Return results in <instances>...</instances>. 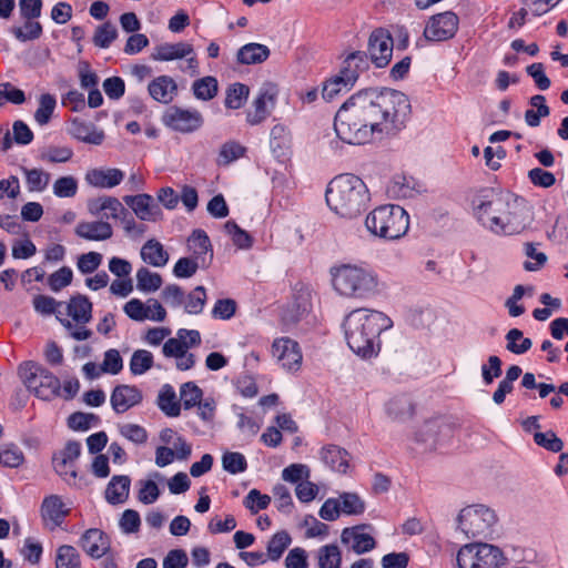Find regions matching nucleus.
Returning <instances> with one entry per match:
<instances>
[{
    "mask_svg": "<svg viewBox=\"0 0 568 568\" xmlns=\"http://www.w3.org/2000/svg\"><path fill=\"white\" fill-rule=\"evenodd\" d=\"M407 97L396 90L354 93L336 113L334 129L345 143L359 145L399 131L409 113Z\"/></svg>",
    "mask_w": 568,
    "mask_h": 568,
    "instance_id": "1",
    "label": "nucleus"
},
{
    "mask_svg": "<svg viewBox=\"0 0 568 568\" xmlns=\"http://www.w3.org/2000/svg\"><path fill=\"white\" fill-rule=\"evenodd\" d=\"M393 326L390 317L382 311L358 307L351 311L343 322L345 339L354 354L371 359L382 349V334Z\"/></svg>",
    "mask_w": 568,
    "mask_h": 568,
    "instance_id": "2",
    "label": "nucleus"
},
{
    "mask_svg": "<svg viewBox=\"0 0 568 568\" xmlns=\"http://www.w3.org/2000/svg\"><path fill=\"white\" fill-rule=\"evenodd\" d=\"M474 211L480 224L496 234L519 233L531 219L526 203L509 193L485 196Z\"/></svg>",
    "mask_w": 568,
    "mask_h": 568,
    "instance_id": "3",
    "label": "nucleus"
},
{
    "mask_svg": "<svg viewBox=\"0 0 568 568\" xmlns=\"http://www.w3.org/2000/svg\"><path fill=\"white\" fill-rule=\"evenodd\" d=\"M328 273L332 290L342 300L369 301L382 297L387 291L379 274L363 263H337Z\"/></svg>",
    "mask_w": 568,
    "mask_h": 568,
    "instance_id": "4",
    "label": "nucleus"
},
{
    "mask_svg": "<svg viewBox=\"0 0 568 568\" xmlns=\"http://www.w3.org/2000/svg\"><path fill=\"white\" fill-rule=\"evenodd\" d=\"M366 184L353 174L334 178L326 189V203L332 212L342 219L357 217L369 202Z\"/></svg>",
    "mask_w": 568,
    "mask_h": 568,
    "instance_id": "5",
    "label": "nucleus"
},
{
    "mask_svg": "<svg viewBox=\"0 0 568 568\" xmlns=\"http://www.w3.org/2000/svg\"><path fill=\"white\" fill-rule=\"evenodd\" d=\"M367 231L379 239L394 241L409 229V215L399 205L385 204L371 211L365 219Z\"/></svg>",
    "mask_w": 568,
    "mask_h": 568,
    "instance_id": "6",
    "label": "nucleus"
},
{
    "mask_svg": "<svg viewBox=\"0 0 568 568\" xmlns=\"http://www.w3.org/2000/svg\"><path fill=\"white\" fill-rule=\"evenodd\" d=\"M21 383L38 398L51 400L60 395L61 384L58 377L33 361L18 366Z\"/></svg>",
    "mask_w": 568,
    "mask_h": 568,
    "instance_id": "7",
    "label": "nucleus"
},
{
    "mask_svg": "<svg viewBox=\"0 0 568 568\" xmlns=\"http://www.w3.org/2000/svg\"><path fill=\"white\" fill-rule=\"evenodd\" d=\"M497 523L495 510L483 504L468 505L457 516L458 529L468 538L490 536Z\"/></svg>",
    "mask_w": 568,
    "mask_h": 568,
    "instance_id": "8",
    "label": "nucleus"
},
{
    "mask_svg": "<svg viewBox=\"0 0 568 568\" xmlns=\"http://www.w3.org/2000/svg\"><path fill=\"white\" fill-rule=\"evenodd\" d=\"M458 568H501L506 558L503 550L488 542H469L456 556Z\"/></svg>",
    "mask_w": 568,
    "mask_h": 568,
    "instance_id": "9",
    "label": "nucleus"
},
{
    "mask_svg": "<svg viewBox=\"0 0 568 568\" xmlns=\"http://www.w3.org/2000/svg\"><path fill=\"white\" fill-rule=\"evenodd\" d=\"M151 59L160 62H170L174 60L185 59L186 64L182 70L191 77L199 74V61L194 51V47L185 41L175 43H162L156 45L151 53Z\"/></svg>",
    "mask_w": 568,
    "mask_h": 568,
    "instance_id": "10",
    "label": "nucleus"
},
{
    "mask_svg": "<svg viewBox=\"0 0 568 568\" xmlns=\"http://www.w3.org/2000/svg\"><path fill=\"white\" fill-rule=\"evenodd\" d=\"M365 501L355 493H342L336 498H328L322 505L318 515L327 521L336 520L342 514L358 516L365 511Z\"/></svg>",
    "mask_w": 568,
    "mask_h": 568,
    "instance_id": "11",
    "label": "nucleus"
},
{
    "mask_svg": "<svg viewBox=\"0 0 568 568\" xmlns=\"http://www.w3.org/2000/svg\"><path fill=\"white\" fill-rule=\"evenodd\" d=\"M459 19L450 11L433 16L424 29V37L428 41H446L452 39L458 30Z\"/></svg>",
    "mask_w": 568,
    "mask_h": 568,
    "instance_id": "12",
    "label": "nucleus"
},
{
    "mask_svg": "<svg viewBox=\"0 0 568 568\" xmlns=\"http://www.w3.org/2000/svg\"><path fill=\"white\" fill-rule=\"evenodd\" d=\"M272 355L287 372H297L302 366L303 355L300 345L290 337L276 338L272 344Z\"/></svg>",
    "mask_w": 568,
    "mask_h": 568,
    "instance_id": "13",
    "label": "nucleus"
},
{
    "mask_svg": "<svg viewBox=\"0 0 568 568\" xmlns=\"http://www.w3.org/2000/svg\"><path fill=\"white\" fill-rule=\"evenodd\" d=\"M449 433V428L439 419L426 420L418 427L414 440L423 450L433 452L442 445Z\"/></svg>",
    "mask_w": 568,
    "mask_h": 568,
    "instance_id": "14",
    "label": "nucleus"
},
{
    "mask_svg": "<svg viewBox=\"0 0 568 568\" xmlns=\"http://www.w3.org/2000/svg\"><path fill=\"white\" fill-rule=\"evenodd\" d=\"M393 45V39L387 31L382 29L373 31L367 43V53L371 61L377 68L386 67L392 60Z\"/></svg>",
    "mask_w": 568,
    "mask_h": 568,
    "instance_id": "15",
    "label": "nucleus"
},
{
    "mask_svg": "<svg viewBox=\"0 0 568 568\" xmlns=\"http://www.w3.org/2000/svg\"><path fill=\"white\" fill-rule=\"evenodd\" d=\"M163 121L172 130L190 133L202 126L203 116L197 110L173 108L164 114Z\"/></svg>",
    "mask_w": 568,
    "mask_h": 568,
    "instance_id": "16",
    "label": "nucleus"
},
{
    "mask_svg": "<svg viewBox=\"0 0 568 568\" xmlns=\"http://www.w3.org/2000/svg\"><path fill=\"white\" fill-rule=\"evenodd\" d=\"M201 343L200 333L195 329H179L175 337L166 339L162 347L165 357L176 358Z\"/></svg>",
    "mask_w": 568,
    "mask_h": 568,
    "instance_id": "17",
    "label": "nucleus"
},
{
    "mask_svg": "<svg viewBox=\"0 0 568 568\" xmlns=\"http://www.w3.org/2000/svg\"><path fill=\"white\" fill-rule=\"evenodd\" d=\"M384 413L387 418L395 423H404L415 414V406L412 398L405 394H396L388 397L384 403Z\"/></svg>",
    "mask_w": 568,
    "mask_h": 568,
    "instance_id": "18",
    "label": "nucleus"
},
{
    "mask_svg": "<svg viewBox=\"0 0 568 568\" xmlns=\"http://www.w3.org/2000/svg\"><path fill=\"white\" fill-rule=\"evenodd\" d=\"M123 201L142 221L155 222L161 219V211L149 194L126 195Z\"/></svg>",
    "mask_w": 568,
    "mask_h": 568,
    "instance_id": "19",
    "label": "nucleus"
},
{
    "mask_svg": "<svg viewBox=\"0 0 568 568\" xmlns=\"http://www.w3.org/2000/svg\"><path fill=\"white\" fill-rule=\"evenodd\" d=\"M364 529V525L355 526L343 529L341 534V541L357 555L367 552L375 547L374 538Z\"/></svg>",
    "mask_w": 568,
    "mask_h": 568,
    "instance_id": "20",
    "label": "nucleus"
},
{
    "mask_svg": "<svg viewBox=\"0 0 568 568\" xmlns=\"http://www.w3.org/2000/svg\"><path fill=\"white\" fill-rule=\"evenodd\" d=\"M124 179V173L115 168H95L85 173V182L99 189H111L119 185Z\"/></svg>",
    "mask_w": 568,
    "mask_h": 568,
    "instance_id": "21",
    "label": "nucleus"
},
{
    "mask_svg": "<svg viewBox=\"0 0 568 568\" xmlns=\"http://www.w3.org/2000/svg\"><path fill=\"white\" fill-rule=\"evenodd\" d=\"M148 92L154 101L168 104L178 95V84L170 75H159L149 83Z\"/></svg>",
    "mask_w": 568,
    "mask_h": 568,
    "instance_id": "22",
    "label": "nucleus"
},
{
    "mask_svg": "<svg viewBox=\"0 0 568 568\" xmlns=\"http://www.w3.org/2000/svg\"><path fill=\"white\" fill-rule=\"evenodd\" d=\"M80 546L94 559L103 557L110 550L108 537L99 529H88L80 539Z\"/></svg>",
    "mask_w": 568,
    "mask_h": 568,
    "instance_id": "23",
    "label": "nucleus"
},
{
    "mask_svg": "<svg viewBox=\"0 0 568 568\" xmlns=\"http://www.w3.org/2000/svg\"><path fill=\"white\" fill-rule=\"evenodd\" d=\"M142 400L141 392L129 385L116 386L111 395V405L116 413H124Z\"/></svg>",
    "mask_w": 568,
    "mask_h": 568,
    "instance_id": "24",
    "label": "nucleus"
},
{
    "mask_svg": "<svg viewBox=\"0 0 568 568\" xmlns=\"http://www.w3.org/2000/svg\"><path fill=\"white\" fill-rule=\"evenodd\" d=\"M74 232L87 241H105L113 234L112 226L104 221H82L77 224Z\"/></svg>",
    "mask_w": 568,
    "mask_h": 568,
    "instance_id": "25",
    "label": "nucleus"
},
{
    "mask_svg": "<svg viewBox=\"0 0 568 568\" xmlns=\"http://www.w3.org/2000/svg\"><path fill=\"white\" fill-rule=\"evenodd\" d=\"M189 251L193 257L201 261L202 267H207L212 260L211 242L205 232L196 230L187 240Z\"/></svg>",
    "mask_w": 568,
    "mask_h": 568,
    "instance_id": "26",
    "label": "nucleus"
},
{
    "mask_svg": "<svg viewBox=\"0 0 568 568\" xmlns=\"http://www.w3.org/2000/svg\"><path fill=\"white\" fill-rule=\"evenodd\" d=\"M270 54L271 51L267 45L250 42L237 50L236 62L243 65L261 64L268 59Z\"/></svg>",
    "mask_w": 568,
    "mask_h": 568,
    "instance_id": "27",
    "label": "nucleus"
},
{
    "mask_svg": "<svg viewBox=\"0 0 568 568\" xmlns=\"http://www.w3.org/2000/svg\"><path fill=\"white\" fill-rule=\"evenodd\" d=\"M88 210L92 215L105 219H119L123 211L121 202L113 196H101L89 201Z\"/></svg>",
    "mask_w": 568,
    "mask_h": 568,
    "instance_id": "28",
    "label": "nucleus"
},
{
    "mask_svg": "<svg viewBox=\"0 0 568 568\" xmlns=\"http://www.w3.org/2000/svg\"><path fill=\"white\" fill-rule=\"evenodd\" d=\"M67 312L77 324H87L92 317V303L84 295L73 296L67 304Z\"/></svg>",
    "mask_w": 568,
    "mask_h": 568,
    "instance_id": "29",
    "label": "nucleus"
},
{
    "mask_svg": "<svg viewBox=\"0 0 568 568\" xmlns=\"http://www.w3.org/2000/svg\"><path fill=\"white\" fill-rule=\"evenodd\" d=\"M141 258L154 267H163L169 261V253L156 240H149L140 252Z\"/></svg>",
    "mask_w": 568,
    "mask_h": 568,
    "instance_id": "30",
    "label": "nucleus"
},
{
    "mask_svg": "<svg viewBox=\"0 0 568 568\" xmlns=\"http://www.w3.org/2000/svg\"><path fill=\"white\" fill-rule=\"evenodd\" d=\"M322 460L334 471L345 474L348 468V455L341 447L329 445L321 450Z\"/></svg>",
    "mask_w": 568,
    "mask_h": 568,
    "instance_id": "31",
    "label": "nucleus"
},
{
    "mask_svg": "<svg viewBox=\"0 0 568 568\" xmlns=\"http://www.w3.org/2000/svg\"><path fill=\"white\" fill-rule=\"evenodd\" d=\"M131 480L128 476H114L105 489V498L111 504H122L129 497Z\"/></svg>",
    "mask_w": 568,
    "mask_h": 568,
    "instance_id": "32",
    "label": "nucleus"
},
{
    "mask_svg": "<svg viewBox=\"0 0 568 568\" xmlns=\"http://www.w3.org/2000/svg\"><path fill=\"white\" fill-rule=\"evenodd\" d=\"M69 513V508L62 499L52 495L47 497L42 503V517L53 524H59Z\"/></svg>",
    "mask_w": 568,
    "mask_h": 568,
    "instance_id": "33",
    "label": "nucleus"
},
{
    "mask_svg": "<svg viewBox=\"0 0 568 568\" xmlns=\"http://www.w3.org/2000/svg\"><path fill=\"white\" fill-rule=\"evenodd\" d=\"M72 134L78 140L94 145H100L104 140V133L102 130L97 129L91 123L82 121H73Z\"/></svg>",
    "mask_w": 568,
    "mask_h": 568,
    "instance_id": "34",
    "label": "nucleus"
},
{
    "mask_svg": "<svg viewBox=\"0 0 568 568\" xmlns=\"http://www.w3.org/2000/svg\"><path fill=\"white\" fill-rule=\"evenodd\" d=\"M354 75L341 74L326 81L323 85L322 95L326 101H332L339 93L348 91L354 85Z\"/></svg>",
    "mask_w": 568,
    "mask_h": 568,
    "instance_id": "35",
    "label": "nucleus"
},
{
    "mask_svg": "<svg viewBox=\"0 0 568 568\" xmlns=\"http://www.w3.org/2000/svg\"><path fill=\"white\" fill-rule=\"evenodd\" d=\"M156 480L162 481L163 476L160 473L154 471L150 474L148 479L139 481L138 498L141 503L151 505L158 500L160 496V488Z\"/></svg>",
    "mask_w": 568,
    "mask_h": 568,
    "instance_id": "36",
    "label": "nucleus"
},
{
    "mask_svg": "<svg viewBox=\"0 0 568 568\" xmlns=\"http://www.w3.org/2000/svg\"><path fill=\"white\" fill-rule=\"evenodd\" d=\"M530 109L525 112V122L527 125L535 128L540 124V119L549 115L550 110L546 104V98L540 94H536L530 98Z\"/></svg>",
    "mask_w": 568,
    "mask_h": 568,
    "instance_id": "37",
    "label": "nucleus"
},
{
    "mask_svg": "<svg viewBox=\"0 0 568 568\" xmlns=\"http://www.w3.org/2000/svg\"><path fill=\"white\" fill-rule=\"evenodd\" d=\"M158 405L160 409L171 417H176L181 413V404L176 400L174 389L165 385L159 393Z\"/></svg>",
    "mask_w": 568,
    "mask_h": 568,
    "instance_id": "38",
    "label": "nucleus"
},
{
    "mask_svg": "<svg viewBox=\"0 0 568 568\" xmlns=\"http://www.w3.org/2000/svg\"><path fill=\"white\" fill-rule=\"evenodd\" d=\"M22 24L11 27V33L21 42L38 39L42 33L41 24L33 19H22Z\"/></svg>",
    "mask_w": 568,
    "mask_h": 568,
    "instance_id": "39",
    "label": "nucleus"
},
{
    "mask_svg": "<svg viewBox=\"0 0 568 568\" xmlns=\"http://www.w3.org/2000/svg\"><path fill=\"white\" fill-rule=\"evenodd\" d=\"M217 80L211 75L195 80L192 84L194 97L202 101L212 100L217 94Z\"/></svg>",
    "mask_w": 568,
    "mask_h": 568,
    "instance_id": "40",
    "label": "nucleus"
},
{
    "mask_svg": "<svg viewBox=\"0 0 568 568\" xmlns=\"http://www.w3.org/2000/svg\"><path fill=\"white\" fill-rule=\"evenodd\" d=\"M162 277L159 273L151 272L146 267L136 271V287L144 293H152L162 286Z\"/></svg>",
    "mask_w": 568,
    "mask_h": 568,
    "instance_id": "41",
    "label": "nucleus"
},
{
    "mask_svg": "<svg viewBox=\"0 0 568 568\" xmlns=\"http://www.w3.org/2000/svg\"><path fill=\"white\" fill-rule=\"evenodd\" d=\"M318 568H341L342 554L336 545H325L317 550Z\"/></svg>",
    "mask_w": 568,
    "mask_h": 568,
    "instance_id": "42",
    "label": "nucleus"
},
{
    "mask_svg": "<svg viewBox=\"0 0 568 568\" xmlns=\"http://www.w3.org/2000/svg\"><path fill=\"white\" fill-rule=\"evenodd\" d=\"M250 94V89L243 83L231 84L225 92V106L229 109H240L244 105Z\"/></svg>",
    "mask_w": 568,
    "mask_h": 568,
    "instance_id": "43",
    "label": "nucleus"
},
{
    "mask_svg": "<svg viewBox=\"0 0 568 568\" xmlns=\"http://www.w3.org/2000/svg\"><path fill=\"white\" fill-rule=\"evenodd\" d=\"M81 445L78 442H69L54 459L55 468L60 474H67L69 466L80 456Z\"/></svg>",
    "mask_w": 568,
    "mask_h": 568,
    "instance_id": "44",
    "label": "nucleus"
},
{
    "mask_svg": "<svg viewBox=\"0 0 568 568\" xmlns=\"http://www.w3.org/2000/svg\"><path fill=\"white\" fill-rule=\"evenodd\" d=\"M245 151V146H243L241 143L236 141H227L220 148L217 163L220 165H229L230 163L244 156Z\"/></svg>",
    "mask_w": 568,
    "mask_h": 568,
    "instance_id": "45",
    "label": "nucleus"
},
{
    "mask_svg": "<svg viewBox=\"0 0 568 568\" xmlns=\"http://www.w3.org/2000/svg\"><path fill=\"white\" fill-rule=\"evenodd\" d=\"M368 67L366 54L362 51L352 52L347 55L344 61L342 69L343 74L354 75V82H356L359 72L366 70Z\"/></svg>",
    "mask_w": 568,
    "mask_h": 568,
    "instance_id": "46",
    "label": "nucleus"
},
{
    "mask_svg": "<svg viewBox=\"0 0 568 568\" xmlns=\"http://www.w3.org/2000/svg\"><path fill=\"white\" fill-rule=\"evenodd\" d=\"M524 252L528 258L524 263V268L528 272L539 271L547 262V255L538 250L537 244L525 243Z\"/></svg>",
    "mask_w": 568,
    "mask_h": 568,
    "instance_id": "47",
    "label": "nucleus"
},
{
    "mask_svg": "<svg viewBox=\"0 0 568 568\" xmlns=\"http://www.w3.org/2000/svg\"><path fill=\"white\" fill-rule=\"evenodd\" d=\"M277 95L278 87L272 82H266L261 87L254 102L263 106V110L270 114L276 104Z\"/></svg>",
    "mask_w": 568,
    "mask_h": 568,
    "instance_id": "48",
    "label": "nucleus"
},
{
    "mask_svg": "<svg viewBox=\"0 0 568 568\" xmlns=\"http://www.w3.org/2000/svg\"><path fill=\"white\" fill-rule=\"evenodd\" d=\"M507 345L506 348L514 354H524L532 345L530 338L524 337V334L518 328H511L506 334Z\"/></svg>",
    "mask_w": 568,
    "mask_h": 568,
    "instance_id": "49",
    "label": "nucleus"
},
{
    "mask_svg": "<svg viewBox=\"0 0 568 568\" xmlns=\"http://www.w3.org/2000/svg\"><path fill=\"white\" fill-rule=\"evenodd\" d=\"M28 190L31 192H42L50 182V174L40 169H24Z\"/></svg>",
    "mask_w": 568,
    "mask_h": 568,
    "instance_id": "50",
    "label": "nucleus"
},
{
    "mask_svg": "<svg viewBox=\"0 0 568 568\" xmlns=\"http://www.w3.org/2000/svg\"><path fill=\"white\" fill-rule=\"evenodd\" d=\"M57 101L52 94L44 93L39 98V106L34 113V120L40 125L47 124L55 109Z\"/></svg>",
    "mask_w": 568,
    "mask_h": 568,
    "instance_id": "51",
    "label": "nucleus"
},
{
    "mask_svg": "<svg viewBox=\"0 0 568 568\" xmlns=\"http://www.w3.org/2000/svg\"><path fill=\"white\" fill-rule=\"evenodd\" d=\"M80 556L75 548L69 545L59 547L57 551L55 568H80Z\"/></svg>",
    "mask_w": 568,
    "mask_h": 568,
    "instance_id": "52",
    "label": "nucleus"
},
{
    "mask_svg": "<svg viewBox=\"0 0 568 568\" xmlns=\"http://www.w3.org/2000/svg\"><path fill=\"white\" fill-rule=\"evenodd\" d=\"M24 462L21 449L13 444L0 446V465L4 467H19Z\"/></svg>",
    "mask_w": 568,
    "mask_h": 568,
    "instance_id": "53",
    "label": "nucleus"
},
{
    "mask_svg": "<svg viewBox=\"0 0 568 568\" xmlns=\"http://www.w3.org/2000/svg\"><path fill=\"white\" fill-rule=\"evenodd\" d=\"M202 395V389L193 382L184 383L180 388V400L185 409L200 404Z\"/></svg>",
    "mask_w": 568,
    "mask_h": 568,
    "instance_id": "54",
    "label": "nucleus"
},
{
    "mask_svg": "<svg viewBox=\"0 0 568 568\" xmlns=\"http://www.w3.org/2000/svg\"><path fill=\"white\" fill-rule=\"evenodd\" d=\"M291 541L292 539L286 531L276 532L267 544V556L270 559L277 560Z\"/></svg>",
    "mask_w": 568,
    "mask_h": 568,
    "instance_id": "55",
    "label": "nucleus"
},
{
    "mask_svg": "<svg viewBox=\"0 0 568 568\" xmlns=\"http://www.w3.org/2000/svg\"><path fill=\"white\" fill-rule=\"evenodd\" d=\"M223 469L230 474L243 473L246 467V458L237 452H225L222 456Z\"/></svg>",
    "mask_w": 568,
    "mask_h": 568,
    "instance_id": "56",
    "label": "nucleus"
},
{
    "mask_svg": "<svg viewBox=\"0 0 568 568\" xmlns=\"http://www.w3.org/2000/svg\"><path fill=\"white\" fill-rule=\"evenodd\" d=\"M72 156L73 151L68 146H49L40 154V159L48 163H65Z\"/></svg>",
    "mask_w": 568,
    "mask_h": 568,
    "instance_id": "57",
    "label": "nucleus"
},
{
    "mask_svg": "<svg viewBox=\"0 0 568 568\" xmlns=\"http://www.w3.org/2000/svg\"><path fill=\"white\" fill-rule=\"evenodd\" d=\"M53 193L58 197H72L78 191V181L68 175L57 179L52 186Z\"/></svg>",
    "mask_w": 568,
    "mask_h": 568,
    "instance_id": "58",
    "label": "nucleus"
},
{
    "mask_svg": "<svg viewBox=\"0 0 568 568\" xmlns=\"http://www.w3.org/2000/svg\"><path fill=\"white\" fill-rule=\"evenodd\" d=\"M153 356L149 351H135L131 357L130 367L133 374L141 375L152 367Z\"/></svg>",
    "mask_w": 568,
    "mask_h": 568,
    "instance_id": "59",
    "label": "nucleus"
},
{
    "mask_svg": "<svg viewBox=\"0 0 568 568\" xmlns=\"http://www.w3.org/2000/svg\"><path fill=\"white\" fill-rule=\"evenodd\" d=\"M243 503L252 514H257L260 510L268 507L271 497L268 495L261 494L257 489H251Z\"/></svg>",
    "mask_w": 568,
    "mask_h": 568,
    "instance_id": "60",
    "label": "nucleus"
},
{
    "mask_svg": "<svg viewBox=\"0 0 568 568\" xmlns=\"http://www.w3.org/2000/svg\"><path fill=\"white\" fill-rule=\"evenodd\" d=\"M224 231L231 237L234 245H236L239 248H248L251 246L250 235L236 223L231 221L226 222L224 225Z\"/></svg>",
    "mask_w": 568,
    "mask_h": 568,
    "instance_id": "61",
    "label": "nucleus"
},
{
    "mask_svg": "<svg viewBox=\"0 0 568 568\" xmlns=\"http://www.w3.org/2000/svg\"><path fill=\"white\" fill-rule=\"evenodd\" d=\"M199 267H202V264L197 258L182 257L175 263L173 273L176 277L187 278L194 275Z\"/></svg>",
    "mask_w": 568,
    "mask_h": 568,
    "instance_id": "62",
    "label": "nucleus"
},
{
    "mask_svg": "<svg viewBox=\"0 0 568 568\" xmlns=\"http://www.w3.org/2000/svg\"><path fill=\"white\" fill-rule=\"evenodd\" d=\"M205 302V288L203 286H197L189 294L184 308L189 314H199L202 312Z\"/></svg>",
    "mask_w": 568,
    "mask_h": 568,
    "instance_id": "63",
    "label": "nucleus"
},
{
    "mask_svg": "<svg viewBox=\"0 0 568 568\" xmlns=\"http://www.w3.org/2000/svg\"><path fill=\"white\" fill-rule=\"evenodd\" d=\"M72 278V270L67 266H63L49 276L48 285L50 286L51 291L59 292L60 290L70 285Z\"/></svg>",
    "mask_w": 568,
    "mask_h": 568,
    "instance_id": "64",
    "label": "nucleus"
}]
</instances>
